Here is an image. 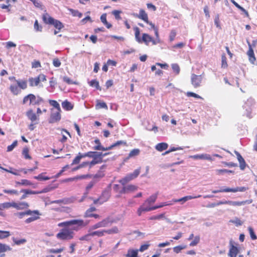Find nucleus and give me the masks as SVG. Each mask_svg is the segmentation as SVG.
Here are the masks:
<instances>
[{
    "label": "nucleus",
    "mask_w": 257,
    "mask_h": 257,
    "mask_svg": "<svg viewBox=\"0 0 257 257\" xmlns=\"http://www.w3.org/2000/svg\"><path fill=\"white\" fill-rule=\"evenodd\" d=\"M89 224L88 221H84L83 219H72L69 221H66L60 222L58 224L59 227H70L72 226L70 228L73 232L74 231H78L80 229L86 227Z\"/></svg>",
    "instance_id": "obj_1"
},
{
    "label": "nucleus",
    "mask_w": 257,
    "mask_h": 257,
    "mask_svg": "<svg viewBox=\"0 0 257 257\" xmlns=\"http://www.w3.org/2000/svg\"><path fill=\"white\" fill-rule=\"evenodd\" d=\"M135 31V37L137 42L139 43H145V45L148 46L150 42H152L153 45L157 44V40H154L152 37L147 33H143L142 36H140V29L137 27H134Z\"/></svg>",
    "instance_id": "obj_2"
},
{
    "label": "nucleus",
    "mask_w": 257,
    "mask_h": 257,
    "mask_svg": "<svg viewBox=\"0 0 257 257\" xmlns=\"http://www.w3.org/2000/svg\"><path fill=\"white\" fill-rule=\"evenodd\" d=\"M42 20L46 24L52 25L58 30H61L63 27V24L59 21L54 19L48 13H44L42 16Z\"/></svg>",
    "instance_id": "obj_3"
},
{
    "label": "nucleus",
    "mask_w": 257,
    "mask_h": 257,
    "mask_svg": "<svg viewBox=\"0 0 257 257\" xmlns=\"http://www.w3.org/2000/svg\"><path fill=\"white\" fill-rule=\"evenodd\" d=\"M74 232L69 227H64L59 233L56 234L58 239L62 240H71L73 238Z\"/></svg>",
    "instance_id": "obj_4"
},
{
    "label": "nucleus",
    "mask_w": 257,
    "mask_h": 257,
    "mask_svg": "<svg viewBox=\"0 0 257 257\" xmlns=\"http://www.w3.org/2000/svg\"><path fill=\"white\" fill-rule=\"evenodd\" d=\"M29 101V105H37L43 101V99L40 97L37 98L33 94H29L25 96L23 99V103L26 104Z\"/></svg>",
    "instance_id": "obj_5"
},
{
    "label": "nucleus",
    "mask_w": 257,
    "mask_h": 257,
    "mask_svg": "<svg viewBox=\"0 0 257 257\" xmlns=\"http://www.w3.org/2000/svg\"><path fill=\"white\" fill-rule=\"evenodd\" d=\"M141 168L135 170L133 173L127 174L125 177L118 180L122 186L125 185L127 183L136 178L140 173Z\"/></svg>",
    "instance_id": "obj_6"
},
{
    "label": "nucleus",
    "mask_w": 257,
    "mask_h": 257,
    "mask_svg": "<svg viewBox=\"0 0 257 257\" xmlns=\"http://www.w3.org/2000/svg\"><path fill=\"white\" fill-rule=\"evenodd\" d=\"M149 244L142 245L139 250L130 248L128 249L127 253L125 254L124 256L125 257H139L138 255L139 251L143 252L147 250L149 248Z\"/></svg>",
    "instance_id": "obj_7"
},
{
    "label": "nucleus",
    "mask_w": 257,
    "mask_h": 257,
    "mask_svg": "<svg viewBox=\"0 0 257 257\" xmlns=\"http://www.w3.org/2000/svg\"><path fill=\"white\" fill-rule=\"evenodd\" d=\"M110 197V192L108 190L103 191L99 197L93 200L94 204H96L99 203L101 204L104 202H106Z\"/></svg>",
    "instance_id": "obj_8"
},
{
    "label": "nucleus",
    "mask_w": 257,
    "mask_h": 257,
    "mask_svg": "<svg viewBox=\"0 0 257 257\" xmlns=\"http://www.w3.org/2000/svg\"><path fill=\"white\" fill-rule=\"evenodd\" d=\"M164 205L157 206L154 207H150L147 206V204L144 202L137 210V214L138 216H141L142 214L144 212L150 211L151 210H155L160 207H163Z\"/></svg>",
    "instance_id": "obj_9"
},
{
    "label": "nucleus",
    "mask_w": 257,
    "mask_h": 257,
    "mask_svg": "<svg viewBox=\"0 0 257 257\" xmlns=\"http://www.w3.org/2000/svg\"><path fill=\"white\" fill-rule=\"evenodd\" d=\"M47 192V189H44L43 190L41 191H33L30 189H22L20 191V193H23V194L22 195V196L20 198V200H23L24 199H26L28 195H31V194H38L43 193H46Z\"/></svg>",
    "instance_id": "obj_10"
},
{
    "label": "nucleus",
    "mask_w": 257,
    "mask_h": 257,
    "mask_svg": "<svg viewBox=\"0 0 257 257\" xmlns=\"http://www.w3.org/2000/svg\"><path fill=\"white\" fill-rule=\"evenodd\" d=\"M246 190V188L245 187H236L235 188H226L225 189H221L220 190H213L212 192L213 193H217L220 192H243Z\"/></svg>",
    "instance_id": "obj_11"
},
{
    "label": "nucleus",
    "mask_w": 257,
    "mask_h": 257,
    "mask_svg": "<svg viewBox=\"0 0 257 257\" xmlns=\"http://www.w3.org/2000/svg\"><path fill=\"white\" fill-rule=\"evenodd\" d=\"M112 222L109 218H106L101 221H99L91 226V229L93 230L99 228L105 227L108 226L109 224Z\"/></svg>",
    "instance_id": "obj_12"
},
{
    "label": "nucleus",
    "mask_w": 257,
    "mask_h": 257,
    "mask_svg": "<svg viewBox=\"0 0 257 257\" xmlns=\"http://www.w3.org/2000/svg\"><path fill=\"white\" fill-rule=\"evenodd\" d=\"M26 116L32 122L34 123V124L38 123L39 117L38 115H37L36 113L33 111V109H29L26 112Z\"/></svg>",
    "instance_id": "obj_13"
},
{
    "label": "nucleus",
    "mask_w": 257,
    "mask_h": 257,
    "mask_svg": "<svg viewBox=\"0 0 257 257\" xmlns=\"http://www.w3.org/2000/svg\"><path fill=\"white\" fill-rule=\"evenodd\" d=\"M138 187L133 184L123 186L122 189L120 191V194H126L136 191Z\"/></svg>",
    "instance_id": "obj_14"
},
{
    "label": "nucleus",
    "mask_w": 257,
    "mask_h": 257,
    "mask_svg": "<svg viewBox=\"0 0 257 257\" xmlns=\"http://www.w3.org/2000/svg\"><path fill=\"white\" fill-rule=\"evenodd\" d=\"M202 79L201 75L192 74L191 75V84L194 88H198L201 86Z\"/></svg>",
    "instance_id": "obj_15"
},
{
    "label": "nucleus",
    "mask_w": 257,
    "mask_h": 257,
    "mask_svg": "<svg viewBox=\"0 0 257 257\" xmlns=\"http://www.w3.org/2000/svg\"><path fill=\"white\" fill-rule=\"evenodd\" d=\"M102 162V153H99L93 157V160L88 162L89 168L91 169L94 165Z\"/></svg>",
    "instance_id": "obj_16"
},
{
    "label": "nucleus",
    "mask_w": 257,
    "mask_h": 257,
    "mask_svg": "<svg viewBox=\"0 0 257 257\" xmlns=\"http://www.w3.org/2000/svg\"><path fill=\"white\" fill-rule=\"evenodd\" d=\"M9 79L13 83L18 84L22 89H26L27 88V81L26 80H17L15 76H10Z\"/></svg>",
    "instance_id": "obj_17"
},
{
    "label": "nucleus",
    "mask_w": 257,
    "mask_h": 257,
    "mask_svg": "<svg viewBox=\"0 0 257 257\" xmlns=\"http://www.w3.org/2000/svg\"><path fill=\"white\" fill-rule=\"evenodd\" d=\"M61 110H57L56 112H52L49 120V123H53L59 121L61 118Z\"/></svg>",
    "instance_id": "obj_18"
},
{
    "label": "nucleus",
    "mask_w": 257,
    "mask_h": 257,
    "mask_svg": "<svg viewBox=\"0 0 257 257\" xmlns=\"http://www.w3.org/2000/svg\"><path fill=\"white\" fill-rule=\"evenodd\" d=\"M90 177H91V176L89 174L77 175V176H76L73 177L66 178L63 180V182L67 183V182H69L77 181L78 180L85 179H86L88 178H90Z\"/></svg>",
    "instance_id": "obj_19"
},
{
    "label": "nucleus",
    "mask_w": 257,
    "mask_h": 257,
    "mask_svg": "<svg viewBox=\"0 0 257 257\" xmlns=\"http://www.w3.org/2000/svg\"><path fill=\"white\" fill-rule=\"evenodd\" d=\"M30 207L29 203L25 201L15 202L14 208L18 210L27 209Z\"/></svg>",
    "instance_id": "obj_20"
},
{
    "label": "nucleus",
    "mask_w": 257,
    "mask_h": 257,
    "mask_svg": "<svg viewBox=\"0 0 257 257\" xmlns=\"http://www.w3.org/2000/svg\"><path fill=\"white\" fill-rule=\"evenodd\" d=\"M247 43L248 46V50L247 52V54L248 56L249 60L252 63H253L255 61V57L254 54V52L252 48H251V45L250 42L248 41H247Z\"/></svg>",
    "instance_id": "obj_21"
},
{
    "label": "nucleus",
    "mask_w": 257,
    "mask_h": 257,
    "mask_svg": "<svg viewBox=\"0 0 257 257\" xmlns=\"http://www.w3.org/2000/svg\"><path fill=\"white\" fill-rule=\"evenodd\" d=\"M32 213L38 214V210H31L30 209L25 212H17L15 214V216L19 219L23 218L25 215H32Z\"/></svg>",
    "instance_id": "obj_22"
},
{
    "label": "nucleus",
    "mask_w": 257,
    "mask_h": 257,
    "mask_svg": "<svg viewBox=\"0 0 257 257\" xmlns=\"http://www.w3.org/2000/svg\"><path fill=\"white\" fill-rule=\"evenodd\" d=\"M21 89L20 85L16 83H13L11 84L9 87V89L11 93L15 95H17L20 93Z\"/></svg>",
    "instance_id": "obj_23"
},
{
    "label": "nucleus",
    "mask_w": 257,
    "mask_h": 257,
    "mask_svg": "<svg viewBox=\"0 0 257 257\" xmlns=\"http://www.w3.org/2000/svg\"><path fill=\"white\" fill-rule=\"evenodd\" d=\"M12 248L5 244L0 243V257H5V252L7 251H11Z\"/></svg>",
    "instance_id": "obj_24"
},
{
    "label": "nucleus",
    "mask_w": 257,
    "mask_h": 257,
    "mask_svg": "<svg viewBox=\"0 0 257 257\" xmlns=\"http://www.w3.org/2000/svg\"><path fill=\"white\" fill-rule=\"evenodd\" d=\"M239 252L238 248L231 244L230 246V248L228 255L230 257H236Z\"/></svg>",
    "instance_id": "obj_25"
},
{
    "label": "nucleus",
    "mask_w": 257,
    "mask_h": 257,
    "mask_svg": "<svg viewBox=\"0 0 257 257\" xmlns=\"http://www.w3.org/2000/svg\"><path fill=\"white\" fill-rule=\"evenodd\" d=\"M194 159L207 160L212 161V158L210 155L207 154H202L200 155H195L191 157Z\"/></svg>",
    "instance_id": "obj_26"
},
{
    "label": "nucleus",
    "mask_w": 257,
    "mask_h": 257,
    "mask_svg": "<svg viewBox=\"0 0 257 257\" xmlns=\"http://www.w3.org/2000/svg\"><path fill=\"white\" fill-rule=\"evenodd\" d=\"M136 17L140 19L143 20L145 22H148V16L146 12L143 10L141 9L140 10L139 14L136 15Z\"/></svg>",
    "instance_id": "obj_27"
},
{
    "label": "nucleus",
    "mask_w": 257,
    "mask_h": 257,
    "mask_svg": "<svg viewBox=\"0 0 257 257\" xmlns=\"http://www.w3.org/2000/svg\"><path fill=\"white\" fill-rule=\"evenodd\" d=\"M235 153L237 156L238 161L239 163V167L241 170H243L246 167V163L244 159L242 158V157L239 153L236 152Z\"/></svg>",
    "instance_id": "obj_28"
},
{
    "label": "nucleus",
    "mask_w": 257,
    "mask_h": 257,
    "mask_svg": "<svg viewBox=\"0 0 257 257\" xmlns=\"http://www.w3.org/2000/svg\"><path fill=\"white\" fill-rule=\"evenodd\" d=\"M62 106L64 110L70 111L73 108L74 105L68 100H65L62 102Z\"/></svg>",
    "instance_id": "obj_29"
},
{
    "label": "nucleus",
    "mask_w": 257,
    "mask_h": 257,
    "mask_svg": "<svg viewBox=\"0 0 257 257\" xmlns=\"http://www.w3.org/2000/svg\"><path fill=\"white\" fill-rule=\"evenodd\" d=\"M40 215L39 211L38 210V214L36 213H32V215H31L32 216L26 219L25 221V222L26 223H29L33 221H34L37 219H38L39 217V215Z\"/></svg>",
    "instance_id": "obj_30"
},
{
    "label": "nucleus",
    "mask_w": 257,
    "mask_h": 257,
    "mask_svg": "<svg viewBox=\"0 0 257 257\" xmlns=\"http://www.w3.org/2000/svg\"><path fill=\"white\" fill-rule=\"evenodd\" d=\"M201 196V195H199L197 196H185V197H183L181 198H180V199H176L175 200H174V202H185L189 200H190V199H195V198H199Z\"/></svg>",
    "instance_id": "obj_31"
},
{
    "label": "nucleus",
    "mask_w": 257,
    "mask_h": 257,
    "mask_svg": "<svg viewBox=\"0 0 257 257\" xmlns=\"http://www.w3.org/2000/svg\"><path fill=\"white\" fill-rule=\"evenodd\" d=\"M46 174V172L42 173L40 174L39 175H38V176H34V178L37 180L40 181H46V180H48L50 179V177L46 176L45 175Z\"/></svg>",
    "instance_id": "obj_32"
},
{
    "label": "nucleus",
    "mask_w": 257,
    "mask_h": 257,
    "mask_svg": "<svg viewBox=\"0 0 257 257\" xmlns=\"http://www.w3.org/2000/svg\"><path fill=\"white\" fill-rule=\"evenodd\" d=\"M120 145H123V146H126L127 143L125 141H121V140L118 141L116 142H115V143H113V144H112L111 145H110V146L108 147L107 150H111V149H113V148L119 146Z\"/></svg>",
    "instance_id": "obj_33"
},
{
    "label": "nucleus",
    "mask_w": 257,
    "mask_h": 257,
    "mask_svg": "<svg viewBox=\"0 0 257 257\" xmlns=\"http://www.w3.org/2000/svg\"><path fill=\"white\" fill-rule=\"evenodd\" d=\"M94 143L97 145L94 147L95 150L107 151V147L104 148L101 145V143L99 139H96L94 140Z\"/></svg>",
    "instance_id": "obj_34"
},
{
    "label": "nucleus",
    "mask_w": 257,
    "mask_h": 257,
    "mask_svg": "<svg viewBox=\"0 0 257 257\" xmlns=\"http://www.w3.org/2000/svg\"><path fill=\"white\" fill-rule=\"evenodd\" d=\"M168 147V145L166 143H161L156 146V149L158 151L162 152L166 150Z\"/></svg>",
    "instance_id": "obj_35"
},
{
    "label": "nucleus",
    "mask_w": 257,
    "mask_h": 257,
    "mask_svg": "<svg viewBox=\"0 0 257 257\" xmlns=\"http://www.w3.org/2000/svg\"><path fill=\"white\" fill-rule=\"evenodd\" d=\"M29 82L30 86L31 87L36 86L39 84V80L38 77H30L29 78Z\"/></svg>",
    "instance_id": "obj_36"
},
{
    "label": "nucleus",
    "mask_w": 257,
    "mask_h": 257,
    "mask_svg": "<svg viewBox=\"0 0 257 257\" xmlns=\"http://www.w3.org/2000/svg\"><path fill=\"white\" fill-rule=\"evenodd\" d=\"M157 198V194H153L151 195L149 198H148L145 202L148 205V206H150L152 204L154 203Z\"/></svg>",
    "instance_id": "obj_37"
},
{
    "label": "nucleus",
    "mask_w": 257,
    "mask_h": 257,
    "mask_svg": "<svg viewBox=\"0 0 257 257\" xmlns=\"http://www.w3.org/2000/svg\"><path fill=\"white\" fill-rule=\"evenodd\" d=\"M90 86L95 87L96 89L101 90V88L99 86V82L96 79H93L89 82Z\"/></svg>",
    "instance_id": "obj_38"
},
{
    "label": "nucleus",
    "mask_w": 257,
    "mask_h": 257,
    "mask_svg": "<svg viewBox=\"0 0 257 257\" xmlns=\"http://www.w3.org/2000/svg\"><path fill=\"white\" fill-rule=\"evenodd\" d=\"M0 205L3 211L5 209H8L11 207L14 208V201H12L11 202H4L1 203Z\"/></svg>",
    "instance_id": "obj_39"
},
{
    "label": "nucleus",
    "mask_w": 257,
    "mask_h": 257,
    "mask_svg": "<svg viewBox=\"0 0 257 257\" xmlns=\"http://www.w3.org/2000/svg\"><path fill=\"white\" fill-rule=\"evenodd\" d=\"M84 158L83 154L79 153L77 156L73 159L71 165L79 164L81 159Z\"/></svg>",
    "instance_id": "obj_40"
},
{
    "label": "nucleus",
    "mask_w": 257,
    "mask_h": 257,
    "mask_svg": "<svg viewBox=\"0 0 257 257\" xmlns=\"http://www.w3.org/2000/svg\"><path fill=\"white\" fill-rule=\"evenodd\" d=\"M49 104L56 109L57 110H61L60 104L55 100L50 99L48 100Z\"/></svg>",
    "instance_id": "obj_41"
},
{
    "label": "nucleus",
    "mask_w": 257,
    "mask_h": 257,
    "mask_svg": "<svg viewBox=\"0 0 257 257\" xmlns=\"http://www.w3.org/2000/svg\"><path fill=\"white\" fill-rule=\"evenodd\" d=\"M228 67L227 62V58L224 54L221 55V67L222 68H226Z\"/></svg>",
    "instance_id": "obj_42"
},
{
    "label": "nucleus",
    "mask_w": 257,
    "mask_h": 257,
    "mask_svg": "<svg viewBox=\"0 0 257 257\" xmlns=\"http://www.w3.org/2000/svg\"><path fill=\"white\" fill-rule=\"evenodd\" d=\"M118 232V229L116 226H114L112 227L111 229H107V230H104V233L105 234H114V233H117Z\"/></svg>",
    "instance_id": "obj_43"
},
{
    "label": "nucleus",
    "mask_w": 257,
    "mask_h": 257,
    "mask_svg": "<svg viewBox=\"0 0 257 257\" xmlns=\"http://www.w3.org/2000/svg\"><path fill=\"white\" fill-rule=\"evenodd\" d=\"M13 241L15 243V244L19 245L22 244H24L27 242V240L25 238H22L20 239H18L17 238L15 237L12 238Z\"/></svg>",
    "instance_id": "obj_44"
},
{
    "label": "nucleus",
    "mask_w": 257,
    "mask_h": 257,
    "mask_svg": "<svg viewBox=\"0 0 257 257\" xmlns=\"http://www.w3.org/2000/svg\"><path fill=\"white\" fill-rule=\"evenodd\" d=\"M16 184L17 185L24 186H31L32 185V182L27 179H22L21 180V182H17Z\"/></svg>",
    "instance_id": "obj_45"
},
{
    "label": "nucleus",
    "mask_w": 257,
    "mask_h": 257,
    "mask_svg": "<svg viewBox=\"0 0 257 257\" xmlns=\"http://www.w3.org/2000/svg\"><path fill=\"white\" fill-rule=\"evenodd\" d=\"M247 201H232L229 200V205L232 206H241L244 205Z\"/></svg>",
    "instance_id": "obj_46"
},
{
    "label": "nucleus",
    "mask_w": 257,
    "mask_h": 257,
    "mask_svg": "<svg viewBox=\"0 0 257 257\" xmlns=\"http://www.w3.org/2000/svg\"><path fill=\"white\" fill-rule=\"evenodd\" d=\"M92 236H97L98 237H101L105 235L104 230H100L94 231L91 232Z\"/></svg>",
    "instance_id": "obj_47"
},
{
    "label": "nucleus",
    "mask_w": 257,
    "mask_h": 257,
    "mask_svg": "<svg viewBox=\"0 0 257 257\" xmlns=\"http://www.w3.org/2000/svg\"><path fill=\"white\" fill-rule=\"evenodd\" d=\"M29 150L27 147H25L23 149L22 151V154L24 156L26 159H31V157L29 154Z\"/></svg>",
    "instance_id": "obj_48"
},
{
    "label": "nucleus",
    "mask_w": 257,
    "mask_h": 257,
    "mask_svg": "<svg viewBox=\"0 0 257 257\" xmlns=\"http://www.w3.org/2000/svg\"><path fill=\"white\" fill-rule=\"evenodd\" d=\"M11 235L10 231L0 230V239H4Z\"/></svg>",
    "instance_id": "obj_49"
},
{
    "label": "nucleus",
    "mask_w": 257,
    "mask_h": 257,
    "mask_svg": "<svg viewBox=\"0 0 257 257\" xmlns=\"http://www.w3.org/2000/svg\"><path fill=\"white\" fill-rule=\"evenodd\" d=\"M34 28L35 30L37 32H42V26L39 25L38 21L37 20H36L35 21Z\"/></svg>",
    "instance_id": "obj_50"
},
{
    "label": "nucleus",
    "mask_w": 257,
    "mask_h": 257,
    "mask_svg": "<svg viewBox=\"0 0 257 257\" xmlns=\"http://www.w3.org/2000/svg\"><path fill=\"white\" fill-rule=\"evenodd\" d=\"M171 66L174 72L176 75L179 74L180 71L179 66L177 64H172Z\"/></svg>",
    "instance_id": "obj_51"
},
{
    "label": "nucleus",
    "mask_w": 257,
    "mask_h": 257,
    "mask_svg": "<svg viewBox=\"0 0 257 257\" xmlns=\"http://www.w3.org/2000/svg\"><path fill=\"white\" fill-rule=\"evenodd\" d=\"M70 12H71V14L74 17H78V18H80L82 16V14L80 13L77 10H74L73 9H70Z\"/></svg>",
    "instance_id": "obj_52"
},
{
    "label": "nucleus",
    "mask_w": 257,
    "mask_h": 257,
    "mask_svg": "<svg viewBox=\"0 0 257 257\" xmlns=\"http://www.w3.org/2000/svg\"><path fill=\"white\" fill-rule=\"evenodd\" d=\"M63 81L68 84H77L78 83L72 80L69 77L64 76L63 78Z\"/></svg>",
    "instance_id": "obj_53"
},
{
    "label": "nucleus",
    "mask_w": 257,
    "mask_h": 257,
    "mask_svg": "<svg viewBox=\"0 0 257 257\" xmlns=\"http://www.w3.org/2000/svg\"><path fill=\"white\" fill-rule=\"evenodd\" d=\"M140 153V150L138 149H133L132 150L129 154H128V157H133L134 156H138Z\"/></svg>",
    "instance_id": "obj_54"
},
{
    "label": "nucleus",
    "mask_w": 257,
    "mask_h": 257,
    "mask_svg": "<svg viewBox=\"0 0 257 257\" xmlns=\"http://www.w3.org/2000/svg\"><path fill=\"white\" fill-rule=\"evenodd\" d=\"M248 230L249 231V233L250 236L252 240H255L257 238L256 235H255L253 228L251 227H249L248 228Z\"/></svg>",
    "instance_id": "obj_55"
},
{
    "label": "nucleus",
    "mask_w": 257,
    "mask_h": 257,
    "mask_svg": "<svg viewBox=\"0 0 257 257\" xmlns=\"http://www.w3.org/2000/svg\"><path fill=\"white\" fill-rule=\"evenodd\" d=\"M98 153H97L96 152L90 151V152H88L86 153L82 154L84 158L87 157H89V158H93L95 155H97Z\"/></svg>",
    "instance_id": "obj_56"
},
{
    "label": "nucleus",
    "mask_w": 257,
    "mask_h": 257,
    "mask_svg": "<svg viewBox=\"0 0 257 257\" xmlns=\"http://www.w3.org/2000/svg\"><path fill=\"white\" fill-rule=\"evenodd\" d=\"M64 250V247H62L57 249H50L48 250L49 253H61Z\"/></svg>",
    "instance_id": "obj_57"
},
{
    "label": "nucleus",
    "mask_w": 257,
    "mask_h": 257,
    "mask_svg": "<svg viewBox=\"0 0 257 257\" xmlns=\"http://www.w3.org/2000/svg\"><path fill=\"white\" fill-rule=\"evenodd\" d=\"M98 108H107V106L106 103L104 102H100L99 100H97V103L96 105Z\"/></svg>",
    "instance_id": "obj_58"
},
{
    "label": "nucleus",
    "mask_w": 257,
    "mask_h": 257,
    "mask_svg": "<svg viewBox=\"0 0 257 257\" xmlns=\"http://www.w3.org/2000/svg\"><path fill=\"white\" fill-rule=\"evenodd\" d=\"M96 210V208L95 207H90L87 210H86V211L84 213V217L85 218L89 217V216H87V212H88V214H93L92 212L95 211Z\"/></svg>",
    "instance_id": "obj_59"
},
{
    "label": "nucleus",
    "mask_w": 257,
    "mask_h": 257,
    "mask_svg": "<svg viewBox=\"0 0 257 257\" xmlns=\"http://www.w3.org/2000/svg\"><path fill=\"white\" fill-rule=\"evenodd\" d=\"M165 217V214L162 213L157 215L151 216L150 218V220H160Z\"/></svg>",
    "instance_id": "obj_60"
},
{
    "label": "nucleus",
    "mask_w": 257,
    "mask_h": 257,
    "mask_svg": "<svg viewBox=\"0 0 257 257\" xmlns=\"http://www.w3.org/2000/svg\"><path fill=\"white\" fill-rule=\"evenodd\" d=\"M92 236L91 234V232L88 233L87 234H85V235H83L81 236L79 239L80 240H86V241H89L91 239L90 237Z\"/></svg>",
    "instance_id": "obj_61"
},
{
    "label": "nucleus",
    "mask_w": 257,
    "mask_h": 257,
    "mask_svg": "<svg viewBox=\"0 0 257 257\" xmlns=\"http://www.w3.org/2000/svg\"><path fill=\"white\" fill-rule=\"evenodd\" d=\"M3 191L5 193L10 194H13V195H14H14H18L19 194L18 191L15 189H12V190L4 189L3 190Z\"/></svg>",
    "instance_id": "obj_62"
},
{
    "label": "nucleus",
    "mask_w": 257,
    "mask_h": 257,
    "mask_svg": "<svg viewBox=\"0 0 257 257\" xmlns=\"http://www.w3.org/2000/svg\"><path fill=\"white\" fill-rule=\"evenodd\" d=\"M18 144V142L17 141H15L10 146H8L7 147V152L12 151L17 146Z\"/></svg>",
    "instance_id": "obj_63"
},
{
    "label": "nucleus",
    "mask_w": 257,
    "mask_h": 257,
    "mask_svg": "<svg viewBox=\"0 0 257 257\" xmlns=\"http://www.w3.org/2000/svg\"><path fill=\"white\" fill-rule=\"evenodd\" d=\"M53 65L56 67H59L61 66V62L58 58H55L53 60Z\"/></svg>",
    "instance_id": "obj_64"
}]
</instances>
